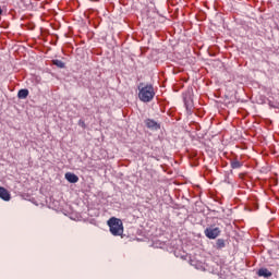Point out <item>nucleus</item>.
<instances>
[{
  "label": "nucleus",
  "instance_id": "0eeeda50",
  "mask_svg": "<svg viewBox=\"0 0 279 279\" xmlns=\"http://www.w3.org/2000/svg\"><path fill=\"white\" fill-rule=\"evenodd\" d=\"M274 274L271 271H269V269L267 268H260L257 271V276H259V278H271Z\"/></svg>",
  "mask_w": 279,
  "mask_h": 279
},
{
  "label": "nucleus",
  "instance_id": "6e6552de",
  "mask_svg": "<svg viewBox=\"0 0 279 279\" xmlns=\"http://www.w3.org/2000/svg\"><path fill=\"white\" fill-rule=\"evenodd\" d=\"M184 106L186 108L187 112H193V99L191 98H184Z\"/></svg>",
  "mask_w": 279,
  "mask_h": 279
},
{
  "label": "nucleus",
  "instance_id": "ddd939ff",
  "mask_svg": "<svg viewBox=\"0 0 279 279\" xmlns=\"http://www.w3.org/2000/svg\"><path fill=\"white\" fill-rule=\"evenodd\" d=\"M78 125H80L81 128H86V122H84V120H80V121H78Z\"/></svg>",
  "mask_w": 279,
  "mask_h": 279
},
{
  "label": "nucleus",
  "instance_id": "f257e3e1",
  "mask_svg": "<svg viewBox=\"0 0 279 279\" xmlns=\"http://www.w3.org/2000/svg\"><path fill=\"white\" fill-rule=\"evenodd\" d=\"M107 223L113 236H123V221L121 219L112 217Z\"/></svg>",
  "mask_w": 279,
  "mask_h": 279
},
{
  "label": "nucleus",
  "instance_id": "20e7f679",
  "mask_svg": "<svg viewBox=\"0 0 279 279\" xmlns=\"http://www.w3.org/2000/svg\"><path fill=\"white\" fill-rule=\"evenodd\" d=\"M145 125L148 130H160V123L156 122V120L147 119L145 120Z\"/></svg>",
  "mask_w": 279,
  "mask_h": 279
},
{
  "label": "nucleus",
  "instance_id": "9b49d317",
  "mask_svg": "<svg viewBox=\"0 0 279 279\" xmlns=\"http://www.w3.org/2000/svg\"><path fill=\"white\" fill-rule=\"evenodd\" d=\"M223 247H226V240L218 239L216 241V250H223Z\"/></svg>",
  "mask_w": 279,
  "mask_h": 279
},
{
  "label": "nucleus",
  "instance_id": "f8f14e48",
  "mask_svg": "<svg viewBox=\"0 0 279 279\" xmlns=\"http://www.w3.org/2000/svg\"><path fill=\"white\" fill-rule=\"evenodd\" d=\"M52 64L54 66H58V69H64V66H66V64L62 60L58 59L52 60Z\"/></svg>",
  "mask_w": 279,
  "mask_h": 279
},
{
  "label": "nucleus",
  "instance_id": "1a4fd4ad",
  "mask_svg": "<svg viewBox=\"0 0 279 279\" xmlns=\"http://www.w3.org/2000/svg\"><path fill=\"white\" fill-rule=\"evenodd\" d=\"M29 97V90L28 89H20L17 93L19 99H27Z\"/></svg>",
  "mask_w": 279,
  "mask_h": 279
},
{
  "label": "nucleus",
  "instance_id": "7ed1b4c3",
  "mask_svg": "<svg viewBox=\"0 0 279 279\" xmlns=\"http://www.w3.org/2000/svg\"><path fill=\"white\" fill-rule=\"evenodd\" d=\"M204 234L207 239L215 240L221 234V229L219 227L209 226L205 229Z\"/></svg>",
  "mask_w": 279,
  "mask_h": 279
},
{
  "label": "nucleus",
  "instance_id": "9d476101",
  "mask_svg": "<svg viewBox=\"0 0 279 279\" xmlns=\"http://www.w3.org/2000/svg\"><path fill=\"white\" fill-rule=\"evenodd\" d=\"M231 169H241L243 167V162L239 161L238 159H233L230 162Z\"/></svg>",
  "mask_w": 279,
  "mask_h": 279
},
{
  "label": "nucleus",
  "instance_id": "423d86ee",
  "mask_svg": "<svg viewBox=\"0 0 279 279\" xmlns=\"http://www.w3.org/2000/svg\"><path fill=\"white\" fill-rule=\"evenodd\" d=\"M65 180H68V182H70L71 184H76V182H80V177H77L73 172H68L65 173Z\"/></svg>",
  "mask_w": 279,
  "mask_h": 279
},
{
  "label": "nucleus",
  "instance_id": "f03ea898",
  "mask_svg": "<svg viewBox=\"0 0 279 279\" xmlns=\"http://www.w3.org/2000/svg\"><path fill=\"white\" fill-rule=\"evenodd\" d=\"M138 97L144 104H149V101H151L154 97H156V92H154V86L146 85L140 88Z\"/></svg>",
  "mask_w": 279,
  "mask_h": 279
},
{
  "label": "nucleus",
  "instance_id": "39448f33",
  "mask_svg": "<svg viewBox=\"0 0 279 279\" xmlns=\"http://www.w3.org/2000/svg\"><path fill=\"white\" fill-rule=\"evenodd\" d=\"M0 199H3L4 202H10V199H12L10 192L5 187L0 186Z\"/></svg>",
  "mask_w": 279,
  "mask_h": 279
}]
</instances>
